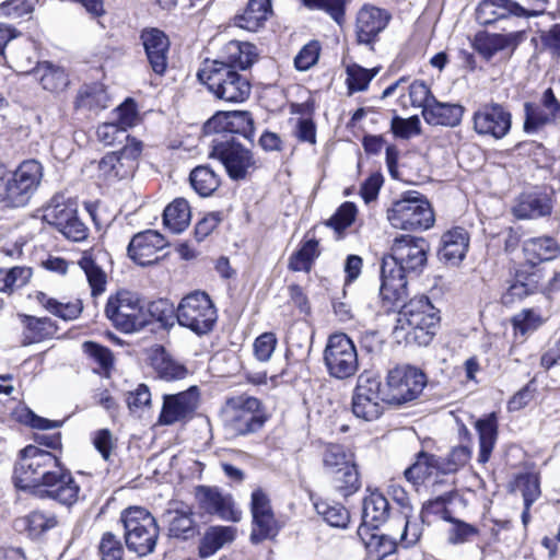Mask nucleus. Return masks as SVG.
Here are the masks:
<instances>
[{
    "label": "nucleus",
    "instance_id": "nucleus-62",
    "mask_svg": "<svg viewBox=\"0 0 560 560\" xmlns=\"http://www.w3.org/2000/svg\"><path fill=\"white\" fill-rule=\"evenodd\" d=\"M450 522L452 526L447 532V541L452 545L468 542L479 533L475 526L463 521L450 518Z\"/></svg>",
    "mask_w": 560,
    "mask_h": 560
},
{
    "label": "nucleus",
    "instance_id": "nucleus-61",
    "mask_svg": "<svg viewBox=\"0 0 560 560\" xmlns=\"http://www.w3.org/2000/svg\"><path fill=\"white\" fill-rule=\"evenodd\" d=\"M83 352L100 365L104 372H108L114 364V357L112 351L94 341H84L82 343Z\"/></svg>",
    "mask_w": 560,
    "mask_h": 560
},
{
    "label": "nucleus",
    "instance_id": "nucleus-64",
    "mask_svg": "<svg viewBox=\"0 0 560 560\" xmlns=\"http://www.w3.org/2000/svg\"><path fill=\"white\" fill-rule=\"evenodd\" d=\"M542 49L548 51L556 63H560V24H556L548 31L540 32Z\"/></svg>",
    "mask_w": 560,
    "mask_h": 560
},
{
    "label": "nucleus",
    "instance_id": "nucleus-49",
    "mask_svg": "<svg viewBox=\"0 0 560 560\" xmlns=\"http://www.w3.org/2000/svg\"><path fill=\"white\" fill-rule=\"evenodd\" d=\"M315 510L323 520L331 527L346 528L350 522L348 510L340 503L318 501L314 504Z\"/></svg>",
    "mask_w": 560,
    "mask_h": 560
},
{
    "label": "nucleus",
    "instance_id": "nucleus-5",
    "mask_svg": "<svg viewBox=\"0 0 560 560\" xmlns=\"http://www.w3.org/2000/svg\"><path fill=\"white\" fill-rule=\"evenodd\" d=\"M127 548L143 557L153 552L159 537V526L153 515L141 506H130L121 512Z\"/></svg>",
    "mask_w": 560,
    "mask_h": 560
},
{
    "label": "nucleus",
    "instance_id": "nucleus-31",
    "mask_svg": "<svg viewBox=\"0 0 560 560\" xmlns=\"http://www.w3.org/2000/svg\"><path fill=\"white\" fill-rule=\"evenodd\" d=\"M148 359L152 369L162 380H182L187 375V369L175 361L161 346L150 348Z\"/></svg>",
    "mask_w": 560,
    "mask_h": 560
},
{
    "label": "nucleus",
    "instance_id": "nucleus-8",
    "mask_svg": "<svg viewBox=\"0 0 560 560\" xmlns=\"http://www.w3.org/2000/svg\"><path fill=\"white\" fill-rule=\"evenodd\" d=\"M393 228L400 230H428L434 223V213L428 200L419 192H409L387 210Z\"/></svg>",
    "mask_w": 560,
    "mask_h": 560
},
{
    "label": "nucleus",
    "instance_id": "nucleus-37",
    "mask_svg": "<svg viewBox=\"0 0 560 560\" xmlns=\"http://www.w3.org/2000/svg\"><path fill=\"white\" fill-rule=\"evenodd\" d=\"M271 0H249L244 12L235 18V24L255 32L271 14Z\"/></svg>",
    "mask_w": 560,
    "mask_h": 560
},
{
    "label": "nucleus",
    "instance_id": "nucleus-34",
    "mask_svg": "<svg viewBox=\"0 0 560 560\" xmlns=\"http://www.w3.org/2000/svg\"><path fill=\"white\" fill-rule=\"evenodd\" d=\"M541 276L537 270L528 271L525 266L515 272L514 282L509 287L503 295L505 304L522 300L529 294H534L540 287Z\"/></svg>",
    "mask_w": 560,
    "mask_h": 560
},
{
    "label": "nucleus",
    "instance_id": "nucleus-47",
    "mask_svg": "<svg viewBox=\"0 0 560 560\" xmlns=\"http://www.w3.org/2000/svg\"><path fill=\"white\" fill-rule=\"evenodd\" d=\"M434 472H440L438 456L421 452L416 463L405 470V477L413 486H417Z\"/></svg>",
    "mask_w": 560,
    "mask_h": 560
},
{
    "label": "nucleus",
    "instance_id": "nucleus-19",
    "mask_svg": "<svg viewBox=\"0 0 560 560\" xmlns=\"http://www.w3.org/2000/svg\"><path fill=\"white\" fill-rule=\"evenodd\" d=\"M195 498L198 508L207 514L217 515L230 522L241 520L242 513L235 508L232 495L217 487L198 486L195 489Z\"/></svg>",
    "mask_w": 560,
    "mask_h": 560
},
{
    "label": "nucleus",
    "instance_id": "nucleus-43",
    "mask_svg": "<svg viewBox=\"0 0 560 560\" xmlns=\"http://www.w3.org/2000/svg\"><path fill=\"white\" fill-rule=\"evenodd\" d=\"M190 207L186 199L176 198L163 212V222L174 233L183 232L190 223Z\"/></svg>",
    "mask_w": 560,
    "mask_h": 560
},
{
    "label": "nucleus",
    "instance_id": "nucleus-57",
    "mask_svg": "<svg viewBox=\"0 0 560 560\" xmlns=\"http://www.w3.org/2000/svg\"><path fill=\"white\" fill-rule=\"evenodd\" d=\"M516 486L522 493L524 505H527V508H530L541 494L540 479L537 474L527 472L517 476Z\"/></svg>",
    "mask_w": 560,
    "mask_h": 560
},
{
    "label": "nucleus",
    "instance_id": "nucleus-58",
    "mask_svg": "<svg viewBox=\"0 0 560 560\" xmlns=\"http://www.w3.org/2000/svg\"><path fill=\"white\" fill-rule=\"evenodd\" d=\"M277 533L278 524L275 520L273 513L253 516V530L250 534L252 541H262L276 536Z\"/></svg>",
    "mask_w": 560,
    "mask_h": 560
},
{
    "label": "nucleus",
    "instance_id": "nucleus-41",
    "mask_svg": "<svg viewBox=\"0 0 560 560\" xmlns=\"http://www.w3.org/2000/svg\"><path fill=\"white\" fill-rule=\"evenodd\" d=\"M34 299L47 312L63 320H73L78 318L83 311V304L81 300L62 303L54 298L48 296L42 291L36 292Z\"/></svg>",
    "mask_w": 560,
    "mask_h": 560
},
{
    "label": "nucleus",
    "instance_id": "nucleus-18",
    "mask_svg": "<svg viewBox=\"0 0 560 560\" xmlns=\"http://www.w3.org/2000/svg\"><path fill=\"white\" fill-rule=\"evenodd\" d=\"M80 491V486L62 465L33 494L55 500L66 506H72L79 501Z\"/></svg>",
    "mask_w": 560,
    "mask_h": 560
},
{
    "label": "nucleus",
    "instance_id": "nucleus-14",
    "mask_svg": "<svg viewBox=\"0 0 560 560\" xmlns=\"http://www.w3.org/2000/svg\"><path fill=\"white\" fill-rule=\"evenodd\" d=\"M142 149V142L132 139L119 151L107 153L98 162V177L107 182L131 177L138 166Z\"/></svg>",
    "mask_w": 560,
    "mask_h": 560
},
{
    "label": "nucleus",
    "instance_id": "nucleus-50",
    "mask_svg": "<svg viewBox=\"0 0 560 560\" xmlns=\"http://www.w3.org/2000/svg\"><path fill=\"white\" fill-rule=\"evenodd\" d=\"M77 214V209L73 203L66 202L59 197L52 198L50 203L44 211V219L47 223L54 225L57 230L63 224H67L71 218Z\"/></svg>",
    "mask_w": 560,
    "mask_h": 560
},
{
    "label": "nucleus",
    "instance_id": "nucleus-51",
    "mask_svg": "<svg viewBox=\"0 0 560 560\" xmlns=\"http://www.w3.org/2000/svg\"><path fill=\"white\" fill-rule=\"evenodd\" d=\"M512 326L515 337L525 339L536 331L545 322L539 312L528 308L523 310L512 317Z\"/></svg>",
    "mask_w": 560,
    "mask_h": 560
},
{
    "label": "nucleus",
    "instance_id": "nucleus-40",
    "mask_svg": "<svg viewBox=\"0 0 560 560\" xmlns=\"http://www.w3.org/2000/svg\"><path fill=\"white\" fill-rule=\"evenodd\" d=\"M9 67L21 74H34L35 68L39 65L36 60L35 44L26 39L14 49L10 50V56L4 59Z\"/></svg>",
    "mask_w": 560,
    "mask_h": 560
},
{
    "label": "nucleus",
    "instance_id": "nucleus-48",
    "mask_svg": "<svg viewBox=\"0 0 560 560\" xmlns=\"http://www.w3.org/2000/svg\"><path fill=\"white\" fill-rule=\"evenodd\" d=\"M192 188L202 197L212 195L220 186L219 176L209 166L195 167L189 176Z\"/></svg>",
    "mask_w": 560,
    "mask_h": 560
},
{
    "label": "nucleus",
    "instance_id": "nucleus-3",
    "mask_svg": "<svg viewBox=\"0 0 560 560\" xmlns=\"http://www.w3.org/2000/svg\"><path fill=\"white\" fill-rule=\"evenodd\" d=\"M197 77L217 98L224 102L242 103L250 95L252 85L246 75L210 59L202 62Z\"/></svg>",
    "mask_w": 560,
    "mask_h": 560
},
{
    "label": "nucleus",
    "instance_id": "nucleus-23",
    "mask_svg": "<svg viewBox=\"0 0 560 560\" xmlns=\"http://www.w3.org/2000/svg\"><path fill=\"white\" fill-rule=\"evenodd\" d=\"M526 38L524 31L511 32L508 34L479 33L475 36L474 48L485 59L490 60L501 51H509L510 55Z\"/></svg>",
    "mask_w": 560,
    "mask_h": 560
},
{
    "label": "nucleus",
    "instance_id": "nucleus-11",
    "mask_svg": "<svg viewBox=\"0 0 560 560\" xmlns=\"http://www.w3.org/2000/svg\"><path fill=\"white\" fill-rule=\"evenodd\" d=\"M43 178V166L36 160L22 162L12 173H5L7 207L20 208L28 203Z\"/></svg>",
    "mask_w": 560,
    "mask_h": 560
},
{
    "label": "nucleus",
    "instance_id": "nucleus-1",
    "mask_svg": "<svg viewBox=\"0 0 560 560\" xmlns=\"http://www.w3.org/2000/svg\"><path fill=\"white\" fill-rule=\"evenodd\" d=\"M429 245L421 237L401 236L394 240L390 254L382 259L380 295L388 306H396L407 295L408 273H419L428 260Z\"/></svg>",
    "mask_w": 560,
    "mask_h": 560
},
{
    "label": "nucleus",
    "instance_id": "nucleus-44",
    "mask_svg": "<svg viewBox=\"0 0 560 560\" xmlns=\"http://www.w3.org/2000/svg\"><path fill=\"white\" fill-rule=\"evenodd\" d=\"M512 212L517 219H535L549 214L551 206L546 199L528 194L517 199Z\"/></svg>",
    "mask_w": 560,
    "mask_h": 560
},
{
    "label": "nucleus",
    "instance_id": "nucleus-7",
    "mask_svg": "<svg viewBox=\"0 0 560 560\" xmlns=\"http://www.w3.org/2000/svg\"><path fill=\"white\" fill-rule=\"evenodd\" d=\"M105 316L122 332H133L148 323L147 310L138 294L120 290L109 295L105 305Z\"/></svg>",
    "mask_w": 560,
    "mask_h": 560
},
{
    "label": "nucleus",
    "instance_id": "nucleus-25",
    "mask_svg": "<svg viewBox=\"0 0 560 560\" xmlns=\"http://www.w3.org/2000/svg\"><path fill=\"white\" fill-rule=\"evenodd\" d=\"M9 421L27 424L39 430L59 428L62 423L36 416L31 409L12 397H7L4 400L0 399V422Z\"/></svg>",
    "mask_w": 560,
    "mask_h": 560
},
{
    "label": "nucleus",
    "instance_id": "nucleus-46",
    "mask_svg": "<svg viewBox=\"0 0 560 560\" xmlns=\"http://www.w3.org/2000/svg\"><path fill=\"white\" fill-rule=\"evenodd\" d=\"M326 474L329 476L335 489L343 497L354 493L360 488L359 472L354 463Z\"/></svg>",
    "mask_w": 560,
    "mask_h": 560
},
{
    "label": "nucleus",
    "instance_id": "nucleus-52",
    "mask_svg": "<svg viewBox=\"0 0 560 560\" xmlns=\"http://www.w3.org/2000/svg\"><path fill=\"white\" fill-rule=\"evenodd\" d=\"M319 255L318 242L314 238L305 241L299 250L289 259V269L292 271L308 272L314 259Z\"/></svg>",
    "mask_w": 560,
    "mask_h": 560
},
{
    "label": "nucleus",
    "instance_id": "nucleus-60",
    "mask_svg": "<svg viewBox=\"0 0 560 560\" xmlns=\"http://www.w3.org/2000/svg\"><path fill=\"white\" fill-rule=\"evenodd\" d=\"M96 135L98 140L105 145H114L116 143H122L124 141L128 143L133 139L129 138L125 127H121L116 121L102 124L97 128Z\"/></svg>",
    "mask_w": 560,
    "mask_h": 560
},
{
    "label": "nucleus",
    "instance_id": "nucleus-24",
    "mask_svg": "<svg viewBox=\"0 0 560 560\" xmlns=\"http://www.w3.org/2000/svg\"><path fill=\"white\" fill-rule=\"evenodd\" d=\"M140 40L144 48L151 69L162 75L168 61L170 39L159 28H144L141 31Z\"/></svg>",
    "mask_w": 560,
    "mask_h": 560
},
{
    "label": "nucleus",
    "instance_id": "nucleus-4",
    "mask_svg": "<svg viewBox=\"0 0 560 560\" xmlns=\"http://www.w3.org/2000/svg\"><path fill=\"white\" fill-rule=\"evenodd\" d=\"M59 458L35 445H27L20 451L14 468L15 486L32 493L61 467Z\"/></svg>",
    "mask_w": 560,
    "mask_h": 560
},
{
    "label": "nucleus",
    "instance_id": "nucleus-38",
    "mask_svg": "<svg viewBox=\"0 0 560 560\" xmlns=\"http://www.w3.org/2000/svg\"><path fill=\"white\" fill-rule=\"evenodd\" d=\"M21 318L24 324L23 345L40 342L57 331V326L49 317L21 315Z\"/></svg>",
    "mask_w": 560,
    "mask_h": 560
},
{
    "label": "nucleus",
    "instance_id": "nucleus-2",
    "mask_svg": "<svg viewBox=\"0 0 560 560\" xmlns=\"http://www.w3.org/2000/svg\"><path fill=\"white\" fill-rule=\"evenodd\" d=\"M439 320L438 311L430 300L424 295L417 296L401 306L393 334L399 343L428 346Z\"/></svg>",
    "mask_w": 560,
    "mask_h": 560
},
{
    "label": "nucleus",
    "instance_id": "nucleus-20",
    "mask_svg": "<svg viewBox=\"0 0 560 560\" xmlns=\"http://www.w3.org/2000/svg\"><path fill=\"white\" fill-rule=\"evenodd\" d=\"M474 129L482 136L504 138L511 129V114L497 103L480 106L472 117Z\"/></svg>",
    "mask_w": 560,
    "mask_h": 560
},
{
    "label": "nucleus",
    "instance_id": "nucleus-13",
    "mask_svg": "<svg viewBox=\"0 0 560 560\" xmlns=\"http://www.w3.org/2000/svg\"><path fill=\"white\" fill-rule=\"evenodd\" d=\"M324 364L336 380L353 376L359 370V359L353 341L343 332L329 336L324 349Z\"/></svg>",
    "mask_w": 560,
    "mask_h": 560
},
{
    "label": "nucleus",
    "instance_id": "nucleus-29",
    "mask_svg": "<svg viewBox=\"0 0 560 560\" xmlns=\"http://www.w3.org/2000/svg\"><path fill=\"white\" fill-rule=\"evenodd\" d=\"M510 14L526 16L525 7L512 0H481L476 9V19L482 25L492 24Z\"/></svg>",
    "mask_w": 560,
    "mask_h": 560
},
{
    "label": "nucleus",
    "instance_id": "nucleus-16",
    "mask_svg": "<svg viewBox=\"0 0 560 560\" xmlns=\"http://www.w3.org/2000/svg\"><path fill=\"white\" fill-rule=\"evenodd\" d=\"M389 510L387 499L377 490L371 491L363 500L362 524L358 528V535L363 540L368 548L381 547L386 540L385 536H378L375 533L370 535L366 540L365 536L369 535L370 529H377L378 526L386 520Z\"/></svg>",
    "mask_w": 560,
    "mask_h": 560
},
{
    "label": "nucleus",
    "instance_id": "nucleus-12",
    "mask_svg": "<svg viewBox=\"0 0 560 560\" xmlns=\"http://www.w3.org/2000/svg\"><path fill=\"white\" fill-rule=\"evenodd\" d=\"M211 147L209 156L218 159L232 179H243L256 168L253 153L236 142L234 136H218Z\"/></svg>",
    "mask_w": 560,
    "mask_h": 560
},
{
    "label": "nucleus",
    "instance_id": "nucleus-59",
    "mask_svg": "<svg viewBox=\"0 0 560 560\" xmlns=\"http://www.w3.org/2000/svg\"><path fill=\"white\" fill-rule=\"evenodd\" d=\"M524 112V131L527 133L537 132L544 126L553 122L552 118L549 114H547V112L533 103H525Z\"/></svg>",
    "mask_w": 560,
    "mask_h": 560
},
{
    "label": "nucleus",
    "instance_id": "nucleus-45",
    "mask_svg": "<svg viewBox=\"0 0 560 560\" xmlns=\"http://www.w3.org/2000/svg\"><path fill=\"white\" fill-rule=\"evenodd\" d=\"M58 520L55 514L42 511H33L16 521V526L27 532L32 538H37L45 532L56 527Z\"/></svg>",
    "mask_w": 560,
    "mask_h": 560
},
{
    "label": "nucleus",
    "instance_id": "nucleus-22",
    "mask_svg": "<svg viewBox=\"0 0 560 560\" xmlns=\"http://www.w3.org/2000/svg\"><path fill=\"white\" fill-rule=\"evenodd\" d=\"M166 241L162 234L154 230L137 233L128 245V256L140 266L158 262L159 253L165 248Z\"/></svg>",
    "mask_w": 560,
    "mask_h": 560
},
{
    "label": "nucleus",
    "instance_id": "nucleus-56",
    "mask_svg": "<svg viewBox=\"0 0 560 560\" xmlns=\"http://www.w3.org/2000/svg\"><path fill=\"white\" fill-rule=\"evenodd\" d=\"M471 457V450L467 446H456L444 457L439 458V470L442 474H452L465 466Z\"/></svg>",
    "mask_w": 560,
    "mask_h": 560
},
{
    "label": "nucleus",
    "instance_id": "nucleus-9",
    "mask_svg": "<svg viewBox=\"0 0 560 560\" xmlns=\"http://www.w3.org/2000/svg\"><path fill=\"white\" fill-rule=\"evenodd\" d=\"M387 392L382 386L378 375L364 371L357 380L352 395V412L357 418L374 421L384 412Z\"/></svg>",
    "mask_w": 560,
    "mask_h": 560
},
{
    "label": "nucleus",
    "instance_id": "nucleus-36",
    "mask_svg": "<svg viewBox=\"0 0 560 560\" xmlns=\"http://www.w3.org/2000/svg\"><path fill=\"white\" fill-rule=\"evenodd\" d=\"M523 252L530 268L551 260L559 254V246L551 237H533L524 242Z\"/></svg>",
    "mask_w": 560,
    "mask_h": 560
},
{
    "label": "nucleus",
    "instance_id": "nucleus-63",
    "mask_svg": "<svg viewBox=\"0 0 560 560\" xmlns=\"http://www.w3.org/2000/svg\"><path fill=\"white\" fill-rule=\"evenodd\" d=\"M102 560H124V547L120 540L112 533H105L98 546Z\"/></svg>",
    "mask_w": 560,
    "mask_h": 560
},
{
    "label": "nucleus",
    "instance_id": "nucleus-28",
    "mask_svg": "<svg viewBox=\"0 0 560 560\" xmlns=\"http://www.w3.org/2000/svg\"><path fill=\"white\" fill-rule=\"evenodd\" d=\"M388 14L375 7H363L357 18V35L359 43L370 44L387 23Z\"/></svg>",
    "mask_w": 560,
    "mask_h": 560
},
{
    "label": "nucleus",
    "instance_id": "nucleus-30",
    "mask_svg": "<svg viewBox=\"0 0 560 560\" xmlns=\"http://www.w3.org/2000/svg\"><path fill=\"white\" fill-rule=\"evenodd\" d=\"M469 246V235L463 228H455L443 234L441 240V248L439 250L440 258L456 265L462 261Z\"/></svg>",
    "mask_w": 560,
    "mask_h": 560
},
{
    "label": "nucleus",
    "instance_id": "nucleus-55",
    "mask_svg": "<svg viewBox=\"0 0 560 560\" xmlns=\"http://www.w3.org/2000/svg\"><path fill=\"white\" fill-rule=\"evenodd\" d=\"M352 463H354L353 454L348 452L342 445L329 444L326 446L323 454L325 472L343 468V466Z\"/></svg>",
    "mask_w": 560,
    "mask_h": 560
},
{
    "label": "nucleus",
    "instance_id": "nucleus-26",
    "mask_svg": "<svg viewBox=\"0 0 560 560\" xmlns=\"http://www.w3.org/2000/svg\"><path fill=\"white\" fill-rule=\"evenodd\" d=\"M394 522L397 528H394L393 524L390 525L388 547L386 548L385 544L382 546L384 547L383 555L390 553L397 544L404 548L411 547L418 542L422 535V525L413 517L412 512L400 515Z\"/></svg>",
    "mask_w": 560,
    "mask_h": 560
},
{
    "label": "nucleus",
    "instance_id": "nucleus-54",
    "mask_svg": "<svg viewBox=\"0 0 560 560\" xmlns=\"http://www.w3.org/2000/svg\"><path fill=\"white\" fill-rule=\"evenodd\" d=\"M347 86L349 93L361 92L368 89L371 80L377 73L376 69H365L357 63L347 67Z\"/></svg>",
    "mask_w": 560,
    "mask_h": 560
},
{
    "label": "nucleus",
    "instance_id": "nucleus-21",
    "mask_svg": "<svg viewBox=\"0 0 560 560\" xmlns=\"http://www.w3.org/2000/svg\"><path fill=\"white\" fill-rule=\"evenodd\" d=\"M205 129L218 136L238 133L248 140H252L255 131L254 120L245 110L219 112L206 122Z\"/></svg>",
    "mask_w": 560,
    "mask_h": 560
},
{
    "label": "nucleus",
    "instance_id": "nucleus-42",
    "mask_svg": "<svg viewBox=\"0 0 560 560\" xmlns=\"http://www.w3.org/2000/svg\"><path fill=\"white\" fill-rule=\"evenodd\" d=\"M34 75L39 80L43 89L50 92H61L69 84V77L66 71L50 62L39 63L35 68Z\"/></svg>",
    "mask_w": 560,
    "mask_h": 560
},
{
    "label": "nucleus",
    "instance_id": "nucleus-10",
    "mask_svg": "<svg viewBox=\"0 0 560 560\" xmlns=\"http://www.w3.org/2000/svg\"><path fill=\"white\" fill-rule=\"evenodd\" d=\"M176 318L180 326L197 335H205L212 330L218 314L209 295L195 291L180 300L176 308Z\"/></svg>",
    "mask_w": 560,
    "mask_h": 560
},
{
    "label": "nucleus",
    "instance_id": "nucleus-17",
    "mask_svg": "<svg viewBox=\"0 0 560 560\" xmlns=\"http://www.w3.org/2000/svg\"><path fill=\"white\" fill-rule=\"evenodd\" d=\"M198 405L199 390L196 386L177 394H165L158 423L160 425L185 423L192 419Z\"/></svg>",
    "mask_w": 560,
    "mask_h": 560
},
{
    "label": "nucleus",
    "instance_id": "nucleus-33",
    "mask_svg": "<svg viewBox=\"0 0 560 560\" xmlns=\"http://www.w3.org/2000/svg\"><path fill=\"white\" fill-rule=\"evenodd\" d=\"M101 254V250H84L78 261L85 273L93 296L104 293L107 284V275L98 264Z\"/></svg>",
    "mask_w": 560,
    "mask_h": 560
},
{
    "label": "nucleus",
    "instance_id": "nucleus-6",
    "mask_svg": "<svg viewBox=\"0 0 560 560\" xmlns=\"http://www.w3.org/2000/svg\"><path fill=\"white\" fill-rule=\"evenodd\" d=\"M221 416L225 428L236 435L254 433L267 421L261 401L247 395L229 398L221 410Z\"/></svg>",
    "mask_w": 560,
    "mask_h": 560
},
{
    "label": "nucleus",
    "instance_id": "nucleus-27",
    "mask_svg": "<svg viewBox=\"0 0 560 560\" xmlns=\"http://www.w3.org/2000/svg\"><path fill=\"white\" fill-rule=\"evenodd\" d=\"M258 58L256 47L247 42L231 40L222 49L218 59H210L230 69L246 70L252 67Z\"/></svg>",
    "mask_w": 560,
    "mask_h": 560
},
{
    "label": "nucleus",
    "instance_id": "nucleus-39",
    "mask_svg": "<svg viewBox=\"0 0 560 560\" xmlns=\"http://www.w3.org/2000/svg\"><path fill=\"white\" fill-rule=\"evenodd\" d=\"M236 528L233 526H212L205 533L200 545L199 556L208 558L220 550L224 545L234 540Z\"/></svg>",
    "mask_w": 560,
    "mask_h": 560
},
{
    "label": "nucleus",
    "instance_id": "nucleus-32",
    "mask_svg": "<svg viewBox=\"0 0 560 560\" xmlns=\"http://www.w3.org/2000/svg\"><path fill=\"white\" fill-rule=\"evenodd\" d=\"M498 418L491 412L475 422V429L478 433L479 453L478 463L487 464L491 457L492 451L498 441Z\"/></svg>",
    "mask_w": 560,
    "mask_h": 560
},
{
    "label": "nucleus",
    "instance_id": "nucleus-53",
    "mask_svg": "<svg viewBox=\"0 0 560 560\" xmlns=\"http://www.w3.org/2000/svg\"><path fill=\"white\" fill-rule=\"evenodd\" d=\"M108 96L100 84L85 85L81 88L77 96V107L88 109H101L107 106Z\"/></svg>",
    "mask_w": 560,
    "mask_h": 560
},
{
    "label": "nucleus",
    "instance_id": "nucleus-15",
    "mask_svg": "<svg viewBox=\"0 0 560 560\" xmlns=\"http://www.w3.org/2000/svg\"><path fill=\"white\" fill-rule=\"evenodd\" d=\"M427 384L425 375L417 368L397 366L387 375L388 404L402 405L416 399Z\"/></svg>",
    "mask_w": 560,
    "mask_h": 560
},
{
    "label": "nucleus",
    "instance_id": "nucleus-35",
    "mask_svg": "<svg viewBox=\"0 0 560 560\" xmlns=\"http://www.w3.org/2000/svg\"><path fill=\"white\" fill-rule=\"evenodd\" d=\"M464 107L458 104L431 101L425 107L423 119L429 125L455 127L462 121Z\"/></svg>",
    "mask_w": 560,
    "mask_h": 560
}]
</instances>
